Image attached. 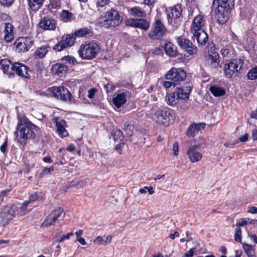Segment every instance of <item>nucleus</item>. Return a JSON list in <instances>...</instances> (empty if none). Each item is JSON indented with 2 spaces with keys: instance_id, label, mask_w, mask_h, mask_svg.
I'll use <instances>...</instances> for the list:
<instances>
[{
  "instance_id": "1",
  "label": "nucleus",
  "mask_w": 257,
  "mask_h": 257,
  "mask_svg": "<svg viewBox=\"0 0 257 257\" xmlns=\"http://www.w3.org/2000/svg\"><path fill=\"white\" fill-rule=\"evenodd\" d=\"M17 130L20 136V138L17 139V142L23 147L26 145L27 139H34L36 137L35 132L38 133L40 131L38 126L27 118L19 120Z\"/></svg>"
},
{
  "instance_id": "2",
  "label": "nucleus",
  "mask_w": 257,
  "mask_h": 257,
  "mask_svg": "<svg viewBox=\"0 0 257 257\" xmlns=\"http://www.w3.org/2000/svg\"><path fill=\"white\" fill-rule=\"evenodd\" d=\"M234 0H213L212 6L216 7L215 17L219 23L223 24L228 19L230 11L234 7Z\"/></svg>"
},
{
  "instance_id": "3",
  "label": "nucleus",
  "mask_w": 257,
  "mask_h": 257,
  "mask_svg": "<svg viewBox=\"0 0 257 257\" xmlns=\"http://www.w3.org/2000/svg\"><path fill=\"white\" fill-rule=\"evenodd\" d=\"M100 49L99 46L97 43L90 42L82 44L78 50V54L82 59L92 60L96 57Z\"/></svg>"
},
{
  "instance_id": "4",
  "label": "nucleus",
  "mask_w": 257,
  "mask_h": 257,
  "mask_svg": "<svg viewBox=\"0 0 257 257\" xmlns=\"http://www.w3.org/2000/svg\"><path fill=\"white\" fill-rule=\"evenodd\" d=\"M167 28L159 19H156L152 25L148 36L153 41L160 40L166 35Z\"/></svg>"
},
{
  "instance_id": "5",
  "label": "nucleus",
  "mask_w": 257,
  "mask_h": 257,
  "mask_svg": "<svg viewBox=\"0 0 257 257\" xmlns=\"http://www.w3.org/2000/svg\"><path fill=\"white\" fill-rule=\"evenodd\" d=\"M103 22L101 23L105 27H115L119 25L122 21V18L118 13L115 10L111 9L107 11L103 17Z\"/></svg>"
},
{
  "instance_id": "6",
  "label": "nucleus",
  "mask_w": 257,
  "mask_h": 257,
  "mask_svg": "<svg viewBox=\"0 0 257 257\" xmlns=\"http://www.w3.org/2000/svg\"><path fill=\"white\" fill-rule=\"evenodd\" d=\"M242 64L240 59H235L224 65L223 70L228 78L235 77L240 73Z\"/></svg>"
},
{
  "instance_id": "7",
  "label": "nucleus",
  "mask_w": 257,
  "mask_h": 257,
  "mask_svg": "<svg viewBox=\"0 0 257 257\" xmlns=\"http://www.w3.org/2000/svg\"><path fill=\"white\" fill-rule=\"evenodd\" d=\"M65 216V213L61 207H58L52 211L51 213L46 217L42 226L46 227H49L54 225L57 221L62 220Z\"/></svg>"
},
{
  "instance_id": "8",
  "label": "nucleus",
  "mask_w": 257,
  "mask_h": 257,
  "mask_svg": "<svg viewBox=\"0 0 257 257\" xmlns=\"http://www.w3.org/2000/svg\"><path fill=\"white\" fill-rule=\"evenodd\" d=\"M15 216V210L12 207L6 206L0 211V225L6 226Z\"/></svg>"
},
{
  "instance_id": "9",
  "label": "nucleus",
  "mask_w": 257,
  "mask_h": 257,
  "mask_svg": "<svg viewBox=\"0 0 257 257\" xmlns=\"http://www.w3.org/2000/svg\"><path fill=\"white\" fill-rule=\"evenodd\" d=\"M154 115L159 123L164 124L166 126L169 125L171 119H173L170 110L165 108L159 109L155 112Z\"/></svg>"
},
{
  "instance_id": "10",
  "label": "nucleus",
  "mask_w": 257,
  "mask_h": 257,
  "mask_svg": "<svg viewBox=\"0 0 257 257\" xmlns=\"http://www.w3.org/2000/svg\"><path fill=\"white\" fill-rule=\"evenodd\" d=\"M54 97L63 101H70L72 95L68 90L63 86L54 87L52 88Z\"/></svg>"
},
{
  "instance_id": "11",
  "label": "nucleus",
  "mask_w": 257,
  "mask_h": 257,
  "mask_svg": "<svg viewBox=\"0 0 257 257\" xmlns=\"http://www.w3.org/2000/svg\"><path fill=\"white\" fill-rule=\"evenodd\" d=\"M186 77V74L185 72L181 68H173L165 75L166 79L174 82L183 81L185 79Z\"/></svg>"
},
{
  "instance_id": "12",
  "label": "nucleus",
  "mask_w": 257,
  "mask_h": 257,
  "mask_svg": "<svg viewBox=\"0 0 257 257\" xmlns=\"http://www.w3.org/2000/svg\"><path fill=\"white\" fill-rule=\"evenodd\" d=\"M75 38L69 35L63 36L62 40L53 46V50L60 52L67 47L72 46L75 43Z\"/></svg>"
},
{
  "instance_id": "13",
  "label": "nucleus",
  "mask_w": 257,
  "mask_h": 257,
  "mask_svg": "<svg viewBox=\"0 0 257 257\" xmlns=\"http://www.w3.org/2000/svg\"><path fill=\"white\" fill-rule=\"evenodd\" d=\"M125 25L136 28H140L147 31L150 27V23L144 19H128L125 21Z\"/></svg>"
},
{
  "instance_id": "14",
  "label": "nucleus",
  "mask_w": 257,
  "mask_h": 257,
  "mask_svg": "<svg viewBox=\"0 0 257 257\" xmlns=\"http://www.w3.org/2000/svg\"><path fill=\"white\" fill-rule=\"evenodd\" d=\"M207 61L211 67L213 68H217L219 66V56L215 51V46L213 44L212 46L210 47V50L208 51Z\"/></svg>"
},
{
  "instance_id": "15",
  "label": "nucleus",
  "mask_w": 257,
  "mask_h": 257,
  "mask_svg": "<svg viewBox=\"0 0 257 257\" xmlns=\"http://www.w3.org/2000/svg\"><path fill=\"white\" fill-rule=\"evenodd\" d=\"M177 42L178 45L189 54L192 55L196 53L197 51V47L193 45L192 42L189 40L181 37H178L177 39Z\"/></svg>"
},
{
  "instance_id": "16",
  "label": "nucleus",
  "mask_w": 257,
  "mask_h": 257,
  "mask_svg": "<svg viewBox=\"0 0 257 257\" xmlns=\"http://www.w3.org/2000/svg\"><path fill=\"white\" fill-rule=\"evenodd\" d=\"M199 146L197 145H190L187 150V155L191 163L199 162L202 158V155L198 151Z\"/></svg>"
},
{
  "instance_id": "17",
  "label": "nucleus",
  "mask_w": 257,
  "mask_h": 257,
  "mask_svg": "<svg viewBox=\"0 0 257 257\" xmlns=\"http://www.w3.org/2000/svg\"><path fill=\"white\" fill-rule=\"evenodd\" d=\"M12 68L13 71L11 75L16 74L19 76L29 78L30 75L28 74V67L25 65L19 62H16L13 65H12Z\"/></svg>"
},
{
  "instance_id": "18",
  "label": "nucleus",
  "mask_w": 257,
  "mask_h": 257,
  "mask_svg": "<svg viewBox=\"0 0 257 257\" xmlns=\"http://www.w3.org/2000/svg\"><path fill=\"white\" fill-rule=\"evenodd\" d=\"M182 8L180 4H177L173 7L166 9V13L168 18L171 19H178L182 14Z\"/></svg>"
},
{
  "instance_id": "19",
  "label": "nucleus",
  "mask_w": 257,
  "mask_h": 257,
  "mask_svg": "<svg viewBox=\"0 0 257 257\" xmlns=\"http://www.w3.org/2000/svg\"><path fill=\"white\" fill-rule=\"evenodd\" d=\"M160 46L164 49L166 54L169 56L174 57L178 53L177 47L170 42L163 41L161 42Z\"/></svg>"
},
{
  "instance_id": "20",
  "label": "nucleus",
  "mask_w": 257,
  "mask_h": 257,
  "mask_svg": "<svg viewBox=\"0 0 257 257\" xmlns=\"http://www.w3.org/2000/svg\"><path fill=\"white\" fill-rule=\"evenodd\" d=\"M34 44V41L31 37L22 38L21 41L17 44V47L19 48L21 51L24 52L30 50Z\"/></svg>"
},
{
  "instance_id": "21",
  "label": "nucleus",
  "mask_w": 257,
  "mask_h": 257,
  "mask_svg": "<svg viewBox=\"0 0 257 257\" xmlns=\"http://www.w3.org/2000/svg\"><path fill=\"white\" fill-rule=\"evenodd\" d=\"M39 26L45 30H54L56 28V23L54 19L44 17L39 22Z\"/></svg>"
},
{
  "instance_id": "22",
  "label": "nucleus",
  "mask_w": 257,
  "mask_h": 257,
  "mask_svg": "<svg viewBox=\"0 0 257 257\" xmlns=\"http://www.w3.org/2000/svg\"><path fill=\"white\" fill-rule=\"evenodd\" d=\"M53 120L56 123L58 134L61 137L68 136V133L65 128L66 125V121L65 120L60 119L59 117H55Z\"/></svg>"
},
{
  "instance_id": "23",
  "label": "nucleus",
  "mask_w": 257,
  "mask_h": 257,
  "mask_svg": "<svg viewBox=\"0 0 257 257\" xmlns=\"http://www.w3.org/2000/svg\"><path fill=\"white\" fill-rule=\"evenodd\" d=\"M193 34L194 40H196L199 45L203 46L208 41V37L204 30L191 32Z\"/></svg>"
},
{
  "instance_id": "24",
  "label": "nucleus",
  "mask_w": 257,
  "mask_h": 257,
  "mask_svg": "<svg viewBox=\"0 0 257 257\" xmlns=\"http://www.w3.org/2000/svg\"><path fill=\"white\" fill-rule=\"evenodd\" d=\"M205 125L206 124L204 122L192 123L187 128L186 134L188 137H193L199 131L204 129Z\"/></svg>"
},
{
  "instance_id": "25",
  "label": "nucleus",
  "mask_w": 257,
  "mask_h": 257,
  "mask_svg": "<svg viewBox=\"0 0 257 257\" xmlns=\"http://www.w3.org/2000/svg\"><path fill=\"white\" fill-rule=\"evenodd\" d=\"M191 86L188 84L185 86L177 87L175 90L176 92H179L178 95V98L182 100H187L189 97L190 93L191 91Z\"/></svg>"
},
{
  "instance_id": "26",
  "label": "nucleus",
  "mask_w": 257,
  "mask_h": 257,
  "mask_svg": "<svg viewBox=\"0 0 257 257\" xmlns=\"http://www.w3.org/2000/svg\"><path fill=\"white\" fill-rule=\"evenodd\" d=\"M127 92H123L117 94L116 96L112 98V102L117 108H120L124 104L127 100Z\"/></svg>"
},
{
  "instance_id": "27",
  "label": "nucleus",
  "mask_w": 257,
  "mask_h": 257,
  "mask_svg": "<svg viewBox=\"0 0 257 257\" xmlns=\"http://www.w3.org/2000/svg\"><path fill=\"white\" fill-rule=\"evenodd\" d=\"M204 21L203 16L200 15H198L196 16L194 18L191 25V32L202 30V28L204 25Z\"/></svg>"
},
{
  "instance_id": "28",
  "label": "nucleus",
  "mask_w": 257,
  "mask_h": 257,
  "mask_svg": "<svg viewBox=\"0 0 257 257\" xmlns=\"http://www.w3.org/2000/svg\"><path fill=\"white\" fill-rule=\"evenodd\" d=\"M13 64L10 60L7 59L0 60V68L3 70L5 74L8 75H11L12 74V65Z\"/></svg>"
},
{
  "instance_id": "29",
  "label": "nucleus",
  "mask_w": 257,
  "mask_h": 257,
  "mask_svg": "<svg viewBox=\"0 0 257 257\" xmlns=\"http://www.w3.org/2000/svg\"><path fill=\"white\" fill-rule=\"evenodd\" d=\"M74 35L78 37L89 38L93 36V32L90 28L85 27L75 31Z\"/></svg>"
},
{
  "instance_id": "30",
  "label": "nucleus",
  "mask_w": 257,
  "mask_h": 257,
  "mask_svg": "<svg viewBox=\"0 0 257 257\" xmlns=\"http://www.w3.org/2000/svg\"><path fill=\"white\" fill-rule=\"evenodd\" d=\"M51 70L54 74L60 75L67 72L68 67L64 64L58 63L52 65Z\"/></svg>"
},
{
  "instance_id": "31",
  "label": "nucleus",
  "mask_w": 257,
  "mask_h": 257,
  "mask_svg": "<svg viewBox=\"0 0 257 257\" xmlns=\"http://www.w3.org/2000/svg\"><path fill=\"white\" fill-rule=\"evenodd\" d=\"M179 93L175 91L166 96L165 100L169 105L174 106L178 103V100H180V98H178Z\"/></svg>"
},
{
  "instance_id": "32",
  "label": "nucleus",
  "mask_w": 257,
  "mask_h": 257,
  "mask_svg": "<svg viewBox=\"0 0 257 257\" xmlns=\"http://www.w3.org/2000/svg\"><path fill=\"white\" fill-rule=\"evenodd\" d=\"M209 90L215 97L223 96L225 94V89L217 85L211 86L209 88Z\"/></svg>"
},
{
  "instance_id": "33",
  "label": "nucleus",
  "mask_w": 257,
  "mask_h": 257,
  "mask_svg": "<svg viewBox=\"0 0 257 257\" xmlns=\"http://www.w3.org/2000/svg\"><path fill=\"white\" fill-rule=\"evenodd\" d=\"M247 224H257V220H253L249 218H241L236 224L238 227L244 226Z\"/></svg>"
},
{
  "instance_id": "34",
  "label": "nucleus",
  "mask_w": 257,
  "mask_h": 257,
  "mask_svg": "<svg viewBox=\"0 0 257 257\" xmlns=\"http://www.w3.org/2000/svg\"><path fill=\"white\" fill-rule=\"evenodd\" d=\"M243 249L248 257H256L255 253V249L251 245L246 243L242 244Z\"/></svg>"
},
{
  "instance_id": "35",
  "label": "nucleus",
  "mask_w": 257,
  "mask_h": 257,
  "mask_svg": "<svg viewBox=\"0 0 257 257\" xmlns=\"http://www.w3.org/2000/svg\"><path fill=\"white\" fill-rule=\"evenodd\" d=\"M43 1V0H29V5L33 11H36L41 8Z\"/></svg>"
},
{
  "instance_id": "36",
  "label": "nucleus",
  "mask_w": 257,
  "mask_h": 257,
  "mask_svg": "<svg viewBox=\"0 0 257 257\" xmlns=\"http://www.w3.org/2000/svg\"><path fill=\"white\" fill-rule=\"evenodd\" d=\"M50 47L48 45L43 46L42 47L39 48L37 49L35 52V55L39 58H44L46 54L48 52V48Z\"/></svg>"
},
{
  "instance_id": "37",
  "label": "nucleus",
  "mask_w": 257,
  "mask_h": 257,
  "mask_svg": "<svg viewBox=\"0 0 257 257\" xmlns=\"http://www.w3.org/2000/svg\"><path fill=\"white\" fill-rule=\"evenodd\" d=\"M131 14L134 17H142L145 15L144 11L140 8L134 7L130 10Z\"/></svg>"
},
{
  "instance_id": "38",
  "label": "nucleus",
  "mask_w": 257,
  "mask_h": 257,
  "mask_svg": "<svg viewBox=\"0 0 257 257\" xmlns=\"http://www.w3.org/2000/svg\"><path fill=\"white\" fill-rule=\"evenodd\" d=\"M113 138L114 141H122L123 139V135L120 130L113 131Z\"/></svg>"
},
{
  "instance_id": "39",
  "label": "nucleus",
  "mask_w": 257,
  "mask_h": 257,
  "mask_svg": "<svg viewBox=\"0 0 257 257\" xmlns=\"http://www.w3.org/2000/svg\"><path fill=\"white\" fill-rule=\"evenodd\" d=\"M247 78L250 80H255L257 78V66L250 70L247 74Z\"/></svg>"
},
{
  "instance_id": "40",
  "label": "nucleus",
  "mask_w": 257,
  "mask_h": 257,
  "mask_svg": "<svg viewBox=\"0 0 257 257\" xmlns=\"http://www.w3.org/2000/svg\"><path fill=\"white\" fill-rule=\"evenodd\" d=\"M62 61H65L66 62H68L69 64H72L73 65L77 64L76 60L73 57L70 56H66L63 57L62 59Z\"/></svg>"
},
{
  "instance_id": "41",
  "label": "nucleus",
  "mask_w": 257,
  "mask_h": 257,
  "mask_svg": "<svg viewBox=\"0 0 257 257\" xmlns=\"http://www.w3.org/2000/svg\"><path fill=\"white\" fill-rule=\"evenodd\" d=\"M241 230L237 227L235 230L234 239L236 241L241 242Z\"/></svg>"
},
{
  "instance_id": "42",
  "label": "nucleus",
  "mask_w": 257,
  "mask_h": 257,
  "mask_svg": "<svg viewBox=\"0 0 257 257\" xmlns=\"http://www.w3.org/2000/svg\"><path fill=\"white\" fill-rule=\"evenodd\" d=\"M13 28H14V27L11 24H10V23H6L5 25L4 33L5 34L13 33Z\"/></svg>"
},
{
  "instance_id": "43",
  "label": "nucleus",
  "mask_w": 257,
  "mask_h": 257,
  "mask_svg": "<svg viewBox=\"0 0 257 257\" xmlns=\"http://www.w3.org/2000/svg\"><path fill=\"white\" fill-rule=\"evenodd\" d=\"M98 91L97 89L96 88H92L88 90V95L87 97L90 98L92 99L93 98V97L95 95V94Z\"/></svg>"
},
{
  "instance_id": "44",
  "label": "nucleus",
  "mask_w": 257,
  "mask_h": 257,
  "mask_svg": "<svg viewBox=\"0 0 257 257\" xmlns=\"http://www.w3.org/2000/svg\"><path fill=\"white\" fill-rule=\"evenodd\" d=\"M123 126L124 131L126 132L128 131L127 134L130 136H132V126L130 123L128 122H125L124 123Z\"/></svg>"
},
{
  "instance_id": "45",
  "label": "nucleus",
  "mask_w": 257,
  "mask_h": 257,
  "mask_svg": "<svg viewBox=\"0 0 257 257\" xmlns=\"http://www.w3.org/2000/svg\"><path fill=\"white\" fill-rule=\"evenodd\" d=\"M54 171V168L53 167H51L49 168H44L42 172L41 173V176H45L46 175H48L49 174L51 173V172Z\"/></svg>"
},
{
  "instance_id": "46",
  "label": "nucleus",
  "mask_w": 257,
  "mask_h": 257,
  "mask_svg": "<svg viewBox=\"0 0 257 257\" xmlns=\"http://www.w3.org/2000/svg\"><path fill=\"white\" fill-rule=\"evenodd\" d=\"M96 1L97 7H103L108 4L109 0H96Z\"/></svg>"
},
{
  "instance_id": "47",
  "label": "nucleus",
  "mask_w": 257,
  "mask_h": 257,
  "mask_svg": "<svg viewBox=\"0 0 257 257\" xmlns=\"http://www.w3.org/2000/svg\"><path fill=\"white\" fill-rule=\"evenodd\" d=\"M179 144L177 142L173 143L172 150L174 152L173 154L174 156H177L178 155Z\"/></svg>"
},
{
  "instance_id": "48",
  "label": "nucleus",
  "mask_w": 257,
  "mask_h": 257,
  "mask_svg": "<svg viewBox=\"0 0 257 257\" xmlns=\"http://www.w3.org/2000/svg\"><path fill=\"white\" fill-rule=\"evenodd\" d=\"M8 145V139L7 138L5 140L4 143L3 144V145L0 147V150L3 153L5 154L6 152Z\"/></svg>"
},
{
  "instance_id": "49",
  "label": "nucleus",
  "mask_w": 257,
  "mask_h": 257,
  "mask_svg": "<svg viewBox=\"0 0 257 257\" xmlns=\"http://www.w3.org/2000/svg\"><path fill=\"white\" fill-rule=\"evenodd\" d=\"M73 235V233L72 232H70L67 233L66 235H62L60 239L58 240V242L60 243L63 242L65 239H68L70 238V236Z\"/></svg>"
},
{
  "instance_id": "50",
  "label": "nucleus",
  "mask_w": 257,
  "mask_h": 257,
  "mask_svg": "<svg viewBox=\"0 0 257 257\" xmlns=\"http://www.w3.org/2000/svg\"><path fill=\"white\" fill-rule=\"evenodd\" d=\"M4 38L7 42H11L14 39V35L13 33L5 34Z\"/></svg>"
},
{
  "instance_id": "51",
  "label": "nucleus",
  "mask_w": 257,
  "mask_h": 257,
  "mask_svg": "<svg viewBox=\"0 0 257 257\" xmlns=\"http://www.w3.org/2000/svg\"><path fill=\"white\" fill-rule=\"evenodd\" d=\"M43 68V63L42 62H37L35 65V69L37 71L42 70Z\"/></svg>"
},
{
  "instance_id": "52",
  "label": "nucleus",
  "mask_w": 257,
  "mask_h": 257,
  "mask_svg": "<svg viewBox=\"0 0 257 257\" xmlns=\"http://www.w3.org/2000/svg\"><path fill=\"white\" fill-rule=\"evenodd\" d=\"M124 145V143H120L119 144H118L116 147H115V150L116 151H117V152L119 154H121V153H122V147H123V146Z\"/></svg>"
},
{
  "instance_id": "53",
  "label": "nucleus",
  "mask_w": 257,
  "mask_h": 257,
  "mask_svg": "<svg viewBox=\"0 0 257 257\" xmlns=\"http://www.w3.org/2000/svg\"><path fill=\"white\" fill-rule=\"evenodd\" d=\"M247 212L251 214H257V207L253 206H249Z\"/></svg>"
},
{
  "instance_id": "54",
  "label": "nucleus",
  "mask_w": 257,
  "mask_h": 257,
  "mask_svg": "<svg viewBox=\"0 0 257 257\" xmlns=\"http://www.w3.org/2000/svg\"><path fill=\"white\" fill-rule=\"evenodd\" d=\"M172 85H174V86L175 85L174 82L164 81L163 83V86L166 88H169Z\"/></svg>"
},
{
  "instance_id": "55",
  "label": "nucleus",
  "mask_w": 257,
  "mask_h": 257,
  "mask_svg": "<svg viewBox=\"0 0 257 257\" xmlns=\"http://www.w3.org/2000/svg\"><path fill=\"white\" fill-rule=\"evenodd\" d=\"M30 201H25L21 205V207H20V209L22 211H25L27 208V207L28 206V205L30 203Z\"/></svg>"
},
{
  "instance_id": "56",
  "label": "nucleus",
  "mask_w": 257,
  "mask_h": 257,
  "mask_svg": "<svg viewBox=\"0 0 257 257\" xmlns=\"http://www.w3.org/2000/svg\"><path fill=\"white\" fill-rule=\"evenodd\" d=\"M38 196V195L37 193L32 194L30 195L28 201H30V202H34L37 199Z\"/></svg>"
},
{
  "instance_id": "57",
  "label": "nucleus",
  "mask_w": 257,
  "mask_h": 257,
  "mask_svg": "<svg viewBox=\"0 0 257 257\" xmlns=\"http://www.w3.org/2000/svg\"><path fill=\"white\" fill-rule=\"evenodd\" d=\"M194 254V248H191L188 251L185 253V257H192Z\"/></svg>"
},
{
  "instance_id": "58",
  "label": "nucleus",
  "mask_w": 257,
  "mask_h": 257,
  "mask_svg": "<svg viewBox=\"0 0 257 257\" xmlns=\"http://www.w3.org/2000/svg\"><path fill=\"white\" fill-rule=\"evenodd\" d=\"M248 137V134L246 133L244 135L242 136L239 138V140L241 142H245L247 140Z\"/></svg>"
},
{
  "instance_id": "59",
  "label": "nucleus",
  "mask_w": 257,
  "mask_h": 257,
  "mask_svg": "<svg viewBox=\"0 0 257 257\" xmlns=\"http://www.w3.org/2000/svg\"><path fill=\"white\" fill-rule=\"evenodd\" d=\"M248 236L250 237V238L253 241H254L255 243L257 244V236L254 234L248 233Z\"/></svg>"
},
{
  "instance_id": "60",
  "label": "nucleus",
  "mask_w": 257,
  "mask_h": 257,
  "mask_svg": "<svg viewBox=\"0 0 257 257\" xmlns=\"http://www.w3.org/2000/svg\"><path fill=\"white\" fill-rule=\"evenodd\" d=\"M62 15L64 18L69 19L71 16V14L67 11H63Z\"/></svg>"
},
{
  "instance_id": "61",
  "label": "nucleus",
  "mask_w": 257,
  "mask_h": 257,
  "mask_svg": "<svg viewBox=\"0 0 257 257\" xmlns=\"http://www.w3.org/2000/svg\"><path fill=\"white\" fill-rule=\"evenodd\" d=\"M252 138L253 141L257 140V128L252 131Z\"/></svg>"
},
{
  "instance_id": "62",
  "label": "nucleus",
  "mask_w": 257,
  "mask_h": 257,
  "mask_svg": "<svg viewBox=\"0 0 257 257\" xmlns=\"http://www.w3.org/2000/svg\"><path fill=\"white\" fill-rule=\"evenodd\" d=\"M155 0H144V3L145 5L148 6H152L154 4Z\"/></svg>"
},
{
  "instance_id": "63",
  "label": "nucleus",
  "mask_w": 257,
  "mask_h": 257,
  "mask_svg": "<svg viewBox=\"0 0 257 257\" xmlns=\"http://www.w3.org/2000/svg\"><path fill=\"white\" fill-rule=\"evenodd\" d=\"M221 54L223 57H225L228 55L229 52V50L228 49H222L221 51Z\"/></svg>"
},
{
  "instance_id": "64",
  "label": "nucleus",
  "mask_w": 257,
  "mask_h": 257,
  "mask_svg": "<svg viewBox=\"0 0 257 257\" xmlns=\"http://www.w3.org/2000/svg\"><path fill=\"white\" fill-rule=\"evenodd\" d=\"M75 149V147L73 145H70L68 146V147L67 148V150L69 152H73Z\"/></svg>"
}]
</instances>
